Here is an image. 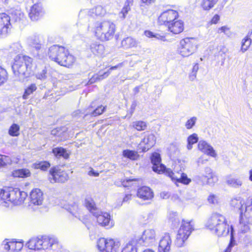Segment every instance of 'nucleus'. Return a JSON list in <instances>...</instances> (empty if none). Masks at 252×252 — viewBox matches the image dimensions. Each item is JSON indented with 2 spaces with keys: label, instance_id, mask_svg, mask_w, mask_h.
I'll return each mask as SVG.
<instances>
[{
  "label": "nucleus",
  "instance_id": "1",
  "mask_svg": "<svg viewBox=\"0 0 252 252\" xmlns=\"http://www.w3.org/2000/svg\"><path fill=\"white\" fill-rule=\"evenodd\" d=\"M205 225L206 228L218 237L226 236L229 233L230 229V235L231 232L233 235L232 226H229L225 217L220 213L212 214L206 222Z\"/></svg>",
  "mask_w": 252,
  "mask_h": 252
},
{
  "label": "nucleus",
  "instance_id": "2",
  "mask_svg": "<svg viewBox=\"0 0 252 252\" xmlns=\"http://www.w3.org/2000/svg\"><path fill=\"white\" fill-rule=\"evenodd\" d=\"M96 37L101 41H107L113 38L116 31V26L108 20L97 21L89 26Z\"/></svg>",
  "mask_w": 252,
  "mask_h": 252
},
{
  "label": "nucleus",
  "instance_id": "3",
  "mask_svg": "<svg viewBox=\"0 0 252 252\" xmlns=\"http://www.w3.org/2000/svg\"><path fill=\"white\" fill-rule=\"evenodd\" d=\"M26 246L30 250H41L59 249L60 245L56 237L53 236H43L32 238L26 243Z\"/></svg>",
  "mask_w": 252,
  "mask_h": 252
},
{
  "label": "nucleus",
  "instance_id": "4",
  "mask_svg": "<svg viewBox=\"0 0 252 252\" xmlns=\"http://www.w3.org/2000/svg\"><path fill=\"white\" fill-rule=\"evenodd\" d=\"M48 55L52 61L66 67L73 65L75 61L74 57L70 54L64 47L54 45L49 49Z\"/></svg>",
  "mask_w": 252,
  "mask_h": 252
},
{
  "label": "nucleus",
  "instance_id": "5",
  "mask_svg": "<svg viewBox=\"0 0 252 252\" xmlns=\"http://www.w3.org/2000/svg\"><path fill=\"white\" fill-rule=\"evenodd\" d=\"M198 46V41L196 39L186 37L180 41L178 52L182 57H188L197 51Z\"/></svg>",
  "mask_w": 252,
  "mask_h": 252
},
{
  "label": "nucleus",
  "instance_id": "6",
  "mask_svg": "<svg viewBox=\"0 0 252 252\" xmlns=\"http://www.w3.org/2000/svg\"><path fill=\"white\" fill-rule=\"evenodd\" d=\"M194 230V223L192 220H183L178 230L175 244L178 247L184 246L192 231Z\"/></svg>",
  "mask_w": 252,
  "mask_h": 252
},
{
  "label": "nucleus",
  "instance_id": "7",
  "mask_svg": "<svg viewBox=\"0 0 252 252\" xmlns=\"http://www.w3.org/2000/svg\"><path fill=\"white\" fill-rule=\"evenodd\" d=\"M121 246L118 240L101 238L97 241V247L101 252H117Z\"/></svg>",
  "mask_w": 252,
  "mask_h": 252
},
{
  "label": "nucleus",
  "instance_id": "8",
  "mask_svg": "<svg viewBox=\"0 0 252 252\" xmlns=\"http://www.w3.org/2000/svg\"><path fill=\"white\" fill-rule=\"evenodd\" d=\"M0 200L3 201V205L12 208L16 205V191L12 187L0 189Z\"/></svg>",
  "mask_w": 252,
  "mask_h": 252
},
{
  "label": "nucleus",
  "instance_id": "9",
  "mask_svg": "<svg viewBox=\"0 0 252 252\" xmlns=\"http://www.w3.org/2000/svg\"><path fill=\"white\" fill-rule=\"evenodd\" d=\"M32 59L27 56L19 55L17 58V66L18 65L19 74L28 77L32 72Z\"/></svg>",
  "mask_w": 252,
  "mask_h": 252
},
{
  "label": "nucleus",
  "instance_id": "10",
  "mask_svg": "<svg viewBox=\"0 0 252 252\" xmlns=\"http://www.w3.org/2000/svg\"><path fill=\"white\" fill-rule=\"evenodd\" d=\"M93 215L96 218L99 225L106 228H111L114 225V222L111 219L110 214L100 211L93 212Z\"/></svg>",
  "mask_w": 252,
  "mask_h": 252
},
{
  "label": "nucleus",
  "instance_id": "11",
  "mask_svg": "<svg viewBox=\"0 0 252 252\" xmlns=\"http://www.w3.org/2000/svg\"><path fill=\"white\" fill-rule=\"evenodd\" d=\"M195 179L199 183L211 186L214 185L218 180V177L213 173L212 169L209 167H205L204 173L196 176Z\"/></svg>",
  "mask_w": 252,
  "mask_h": 252
},
{
  "label": "nucleus",
  "instance_id": "12",
  "mask_svg": "<svg viewBox=\"0 0 252 252\" xmlns=\"http://www.w3.org/2000/svg\"><path fill=\"white\" fill-rule=\"evenodd\" d=\"M68 174L64 171L58 168H53L50 170L49 180L52 183L55 182L63 183L67 180Z\"/></svg>",
  "mask_w": 252,
  "mask_h": 252
},
{
  "label": "nucleus",
  "instance_id": "13",
  "mask_svg": "<svg viewBox=\"0 0 252 252\" xmlns=\"http://www.w3.org/2000/svg\"><path fill=\"white\" fill-rule=\"evenodd\" d=\"M137 243L145 245H150L154 243L156 240V233L154 229H146L142 233L140 238H137Z\"/></svg>",
  "mask_w": 252,
  "mask_h": 252
},
{
  "label": "nucleus",
  "instance_id": "14",
  "mask_svg": "<svg viewBox=\"0 0 252 252\" xmlns=\"http://www.w3.org/2000/svg\"><path fill=\"white\" fill-rule=\"evenodd\" d=\"M241 223L243 221L252 224V196L249 197L245 203V209L241 212Z\"/></svg>",
  "mask_w": 252,
  "mask_h": 252
},
{
  "label": "nucleus",
  "instance_id": "15",
  "mask_svg": "<svg viewBox=\"0 0 252 252\" xmlns=\"http://www.w3.org/2000/svg\"><path fill=\"white\" fill-rule=\"evenodd\" d=\"M178 17V13L177 11L169 9L163 12L158 17V21L161 24H165L166 26L176 20Z\"/></svg>",
  "mask_w": 252,
  "mask_h": 252
},
{
  "label": "nucleus",
  "instance_id": "16",
  "mask_svg": "<svg viewBox=\"0 0 252 252\" xmlns=\"http://www.w3.org/2000/svg\"><path fill=\"white\" fill-rule=\"evenodd\" d=\"M165 175L170 177L171 180L177 184V183H182L184 185H189L191 182L190 179L189 178L186 174L179 173L175 174L171 169H168L165 171Z\"/></svg>",
  "mask_w": 252,
  "mask_h": 252
},
{
  "label": "nucleus",
  "instance_id": "17",
  "mask_svg": "<svg viewBox=\"0 0 252 252\" xmlns=\"http://www.w3.org/2000/svg\"><path fill=\"white\" fill-rule=\"evenodd\" d=\"M10 17L5 13L0 14V37L5 36L10 30Z\"/></svg>",
  "mask_w": 252,
  "mask_h": 252
},
{
  "label": "nucleus",
  "instance_id": "18",
  "mask_svg": "<svg viewBox=\"0 0 252 252\" xmlns=\"http://www.w3.org/2000/svg\"><path fill=\"white\" fill-rule=\"evenodd\" d=\"M151 162L153 164V170L158 173H164L168 169L161 163V158L159 154L158 153H153L151 157Z\"/></svg>",
  "mask_w": 252,
  "mask_h": 252
},
{
  "label": "nucleus",
  "instance_id": "19",
  "mask_svg": "<svg viewBox=\"0 0 252 252\" xmlns=\"http://www.w3.org/2000/svg\"><path fill=\"white\" fill-rule=\"evenodd\" d=\"M156 143V137L152 133L146 134L138 145L139 149L146 152L152 147Z\"/></svg>",
  "mask_w": 252,
  "mask_h": 252
},
{
  "label": "nucleus",
  "instance_id": "20",
  "mask_svg": "<svg viewBox=\"0 0 252 252\" xmlns=\"http://www.w3.org/2000/svg\"><path fill=\"white\" fill-rule=\"evenodd\" d=\"M30 204L34 206L41 205L44 200L43 193L39 189H33L30 195Z\"/></svg>",
  "mask_w": 252,
  "mask_h": 252
},
{
  "label": "nucleus",
  "instance_id": "21",
  "mask_svg": "<svg viewBox=\"0 0 252 252\" xmlns=\"http://www.w3.org/2000/svg\"><path fill=\"white\" fill-rule=\"evenodd\" d=\"M198 149L202 153L213 158H216L217 154L213 147L206 141L200 140L198 143Z\"/></svg>",
  "mask_w": 252,
  "mask_h": 252
},
{
  "label": "nucleus",
  "instance_id": "22",
  "mask_svg": "<svg viewBox=\"0 0 252 252\" xmlns=\"http://www.w3.org/2000/svg\"><path fill=\"white\" fill-rule=\"evenodd\" d=\"M172 241L168 233H165L159 242L158 252H169L170 250Z\"/></svg>",
  "mask_w": 252,
  "mask_h": 252
},
{
  "label": "nucleus",
  "instance_id": "23",
  "mask_svg": "<svg viewBox=\"0 0 252 252\" xmlns=\"http://www.w3.org/2000/svg\"><path fill=\"white\" fill-rule=\"evenodd\" d=\"M43 14L42 5L40 3H36L31 8L29 17L32 21L38 20Z\"/></svg>",
  "mask_w": 252,
  "mask_h": 252
},
{
  "label": "nucleus",
  "instance_id": "24",
  "mask_svg": "<svg viewBox=\"0 0 252 252\" xmlns=\"http://www.w3.org/2000/svg\"><path fill=\"white\" fill-rule=\"evenodd\" d=\"M44 42L43 36L41 35H33L28 38L29 45L35 48L37 51L41 49Z\"/></svg>",
  "mask_w": 252,
  "mask_h": 252
},
{
  "label": "nucleus",
  "instance_id": "25",
  "mask_svg": "<svg viewBox=\"0 0 252 252\" xmlns=\"http://www.w3.org/2000/svg\"><path fill=\"white\" fill-rule=\"evenodd\" d=\"M137 196L143 200H150L153 198L154 193L150 188L144 186L138 189Z\"/></svg>",
  "mask_w": 252,
  "mask_h": 252
},
{
  "label": "nucleus",
  "instance_id": "26",
  "mask_svg": "<svg viewBox=\"0 0 252 252\" xmlns=\"http://www.w3.org/2000/svg\"><path fill=\"white\" fill-rule=\"evenodd\" d=\"M225 183L230 187L238 189L242 186L243 180L236 175H228L225 177Z\"/></svg>",
  "mask_w": 252,
  "mask_h": 252
},
{
  "label": "nucleus",
  "instance_id": "27",
  "mask_svg": "<svg viewBox=\"0 0 252 252\" xmlns=\"http://www.w3.org/2000/svg\"><path fill=\"white\" fill-rule=\"evenodd\" d=\"M15 49L16 45L15 43H13L5 49V53L7 54V59L9 60V62H10L11 67L14 72H15L14 64L15 62H16Z\"/></svg>",
  "mask_w": 252,
  "mask_h": 252
},
{
  "label": "nucleus",
  "instance_id": "28",
  "mask_svg": "<svg viewBox=\"0 0 252 252\" xmlns=\"http://www.w3.org/2000/svg\"><path fill=\"white\" fill-rule=\"evenodd\" d=\"M166 26L168 30L174 34H179L184 30L183 22L177 19L170 23H169Z\"/></svg>",
  "mask_w": 252,
  "mask_h": 252
},
{
  "label": "nucleus",
  "instance_id": "29",
  "mask_svg": "<svg viewBox=\"0 0 252 252\" xmlns=\"http://www.w3.org/2000/svg\"><path fill=\"white\" fill-rule=\"evenodd\" d=\"M88 12L91 13L90 15L91 16H93V14H94L96 16H103L105 14L106 10L102 6L97 5L94 8H92L90 11L87 10H81L79 14V17L80 18L83 17L84 15Z\"/></svg>",
  "mask_w": 252,
  "mask_h": 252
},
{
  "label": "nucleus",
  "instance_id": "30",
  "mask_svg": "<svg viewBox=\"0 0 252 252\" xmlns=\"http://www.w3.org/2000/svg\"><path fill=\"white\" fill-rule=\"evenodd\" d=\"M138 44V41L132 37H127L121 41V45L125 49L135 48Z\"/></svg>",
  "mask_w": 252,
  "mask_h": 252
},
{
  "label": "nucleus",
  "instance_id": "31",
  "mask_svg": "<svg viewBox=\"0 0 252 252\" xmlns=\"http://www.w3.org/2000/svg\"><path fill=\"white\" fill-rule=\"evenodd\" d=\"M63 207L76 218L80 219L81 217L82 211L77 204L73 203L72 204L65 205Z\"/></svg>",
  "mask_w": 252,
  "mask_h": 252
},
{
  "label": "nucleus",
  "instance_id": "32",
  "mask_svg": "<svg viewBox=\"0 0 252 252\" xmlns=\"http://www.w3.org/2000/svg\"><path fill=\"white\" fill-rule=\"evenodd\" d=\"M105 109V107L103 106L102 105L98 106L95 109H94L93 106H91L83 113L84 114L85 116L90 115L92 116L95 117L102 114Z\"/></svg>",
  "mask_w": 252,
  "mask_h": 252
},
{
  "label": "nucleus",
  "instance_id": "33",
  "mask_svg": "<svg viewBox=\"0 0 252 252\" xmlns=\"http://www.w3.org/2000/svg\"><path fill=\"white\" fill-rule=\"evenodd\" d=\"M91 52L96 56H101L104 52V47L102 44L98 43L96 42L91 43L90 46Z\"/></svg>",
  "mask_w": 252,
  "mask_h": 252
},
{
  "label": "nucleus",
  "instance_id": "34",
  "mask_svg": "<svg viewBox=\"0 0 252 252\" xmlns=\"http://www.w3.org/2000/svg\"><path fill=\"white\" fill-rule=\"evenodd\" d=\"M137 241L138 239L136 238L131 239L124 246L121 252H137Z\"/></svg>",
  "mask_w": 252,
  "mask_h": 252
},
{
  "label": "nucleus",
  "instance_id": "35",
  "mask_svg": "<svg viewBox=\"0 0 252 252\" xmlns=\"http://www.w3.org/2000/svg\"><path fill=\"white\" fill-rule=\"evenodd\" d=\"M230 206L232 207H233L235 209L239 210L240 211V215H241L242 211L244 210V201L242 198L238 197L232 199L230 201Z\"/></svg>",
  "mask_w": 252,
  "mask_h": 252
},
{
  "label": "nucleus",
  "instance_id": "36",
  "mask_svg": "<svg viewBox=\"0 0 252 252\" xmlns=\"http://www.w3.org/2000/svg\"><path fill=\"white\" fill-rule=\"evenodd\" d=\"M4 249L9 252H15L16 250V239H5L2 242Z\"/></svg>",
  "mask_w": 252,
  "mask_h": 252
},
{
  "label": "nucleus",
  "instance_id": "37",
  "mask_svg": "<svg viewBox=\"0 0 252 252\" xmlns=\"http://www.w3.org/2000/svg\"><path fill=\"white\" fill-rule=\"evenodd\" d=\"M52 153L54 156L59 158L60 157H63L65 159H67L69 158V155L67 153L66 150L62 147H56L54 148L52 150Z\"/></svg>",
  "mask_w": 252,
  "mask_h": 252
},
{
  "label": "nucleus",
  "instance_id": "38",
  "mask_svg": "<svg viewBox=\"0 0 252 252\" xmlns=\"http://www.w3.org/2000/svg\"><path fill=\"white\" fill-rule=\"evenodd\" d=\"M219 0H202L201 5L205 10H208L213 8Z\"/></svg>",
  "mask_w": 252,
  "mask_h": 252
},
{
  "label": "nucleus",
  "instance_id": "39",
  "mask_svg": "<svg viewBox=\"0 0 252 252\" xmlns=\"http://www.w3.org/2000/svg\"><path fill=\"white\" fill-rule=\"evenodd\" d=\"M198 140L197 134L193 133L190 135L187 138V148L189 150H190L192 148V145L197 143Z\"/></svg>",
  "mask_w": 252,
  "mask_h": 252
},
{
  "label": "nucleus",
  "instance_id": "40",
  "mask_svg": "<svg viewBox=\"0 0 252 252\" xmlns=\"http://www.w3.org/2000/svg\"><path fill=\"white\" fill-rule=\"evenodd\" d=\"M110 73L109 71L104 72L102 74H95L93 75L90 79L89 80L88 83V84H92L97 81H100L103 78L107 77Z\"/></svg>",
  "mask_w": 252,
  "mask_h": 252
},
{
  "label": "nucleus",
  "instance_id": "41",
  "mask_svg": "<svg viewBox=\"0 0 252 252\" xmlns=\"http://www.w3.org/2000/svg\"><path fill=\"white\" fill-rule=\"evenodd\" d=\"M252 44V39L248 37H244L241 41L240 51L244 53L247 51Z\"/></svg>",
  "mask_w": 252,
  "mask_h": 252
},
{
  "label": "nucleus",
  "instance_id": "42",
  "mask_svg": "<svg viewBox=\"0 0 252 252\" xmlns=\"http://www.w3.org/2000/svg\"><path fill=\"white\" fill-rule=\"evenodd\" d=\"M50 166V164L46 161H38L33 164V167L35 169H40L43 171L46 170Z\"/></svg>",
  "mask_w": 252,
  "mask_h": 252
},
{
  "label": "nucleus",
  "instance_id": "43",
  "mask_svg": "<svg viewBox=\"0 0 252 252\" xmlns=\"http://www.w3.org/2000/svg\"><path fill=\"white\" fill-rule=\"evenodd\" d=\"M123 155L125 158L131 160H135L137 157V153L130 150H125L123 152Z\"/></svg>",
  "mask_w": 252,
  "mask_h": 252
},
{
  "label": "nucleus",
  "instance_id": "44",
  "mask_svg": "<svg viewBox=\"0 0 252 252\" xmlns=\"http://www.w3.org/2000/svg\"><path fill=\"white\" fill-rule=\"evenodd\" d=\"M37 89L35 84H32L29 86L25 91V93L23 95L24 99H27L28 96L32 94Z\"/></svg>",
  "mask_w": 252,
  "mask_h": 252
},
{
  "label": "nucleus",
  "instance_id": "45",
  "mask_svg": "<svg viewBox=\"0 0 252 252\" xmlns=\"http://www.w3.org/2000/svg\"><path fill=\"white\" fill-rule=\"evenodd\" d=\"M133 127L138 131L144 130L147 127L146 123L143 121H137L133 123Z\"/></svg>",
  "mask_w": 252,
  "mask_h": 252
},
{
  "label": "nucleus",
  "instance_id": "46",
  "mask_svg": "<svg viewBox=\"0 0 252 252\" xmlns=\"http://www.w3.org/2000/svg\"><path fill=\"white\" fill-rule=\"evenodd\" d=\"M197 120V118L195 117H192L189 119L186 122L185 126L188 129L192 128L195 125Z\"/></svg>",
  "mask_w": 252,
  "mask_h": 252
},
{
  "label": "nucleus",
  "instance_id": "47",
  "mask_svg": "<svg viewBox=\"0 0 252 252\" xmlns=\"http://www.w3.org/2000/svg\"><path fill=\"white\" fill-rule=\"evenodd\" d=\"M31 172L28 169L17 170V177L26 178L30 176Z\"/></svg>",
  "mask_w": 252,
  "mask_h": 252
},
{
  "label": "nucleus",
  "instance_id": "48",
  "mask_svg": "<svg viewBox=\"0 0 252 252\" xmlns=\"http://www.w3.org/2000/svg\"><path fill=\"white\" fill-rule=\"evenodd\" d=\"M7 79L6 70L0 66V86L3 84Z\"/></svg>",
  "mask_w": 252,
  "mask_h": 252
},
{
  "label": "nucleus",
  "instance_id": "49",
  "mask_svg": "<svg viewBox=\"0 0 252 252\" xmlns=\"http://www.w3.org/2000/svg\"><path fill=\"white\" fill-rule=\"evenodd\" d=\"M11 162V158L9 157L0 155V166H4Z\"/></svg>",
  "mask_w": 252,
  "mask_h": 252
},
{
  "label": "nucleus",
  "instance_id": "50",
  "mask_svg": "<svg viewBox=\"0 0 252 252\" xmlns=\"http://www.w3.org/2000/svg\"><path fill=\"white\" fill-rule=\"evenodd\" d=\"M27 196V193L26 192L19 190V197L17 200V205L22 204L26 199Z\"/></svg>",
  "mask_w": 252,
  "mask_h": 252
},
{
  "label": "nucleus",
  "instance_id": "51",
  "mask_svg": "<svg viewBox=\"0 0 252 252\" xmlns=\"http://www.w3.org/2000/svg\"><path fill=\"white\" fill-rule=\"evenodd\" d=\"M18 22L19 24L21 23L23 24L26 23V19L24 14L20 11H18V13L17 12V23Z\"/></svg>",
  "mask_w": 252,
  "mask_h": 252
},
{
  "label": "nucleus",
  "instance_id": "52",
  "mask_svg": "<svg viewBox=\"0 0 252 252\" xmlns=\"http://www.w3.org/2000/svg\"><path fill=\"white\" fill-rule=\"evenodd\" d=\"M130 10V7L128 2L125 3V6L122 9L120 15V17L123 19L125 18L126 14Z\"/></svg>",
  "mask_w": 252,
  "mask_h": 252
},
{
  "label": "nucleus",
  "instance_id": "53",
  "mask_svg": "<svg viewBox=\"0 0 252 252\" xmlns=\"http://www.w3.org/2000/svg\"><path fill=\"white\" fill-rule=\"evenodd\" d=\"M208 202L213 204H217L219 202L218 196L214 194H211L208 198Z\"/></svg>",
  "mask_w": 252,
  "mask_h": 252
},
{
  "label": "nucleus",
  "instance_id": "54",
  "mask_svg": "<svg viewBox=\"0 0 252 252\" xmlns=\"http://www.w3.org/2000/svg\"><path fill=\"white\" fill-rule=\"evenodd\" d=\"M248 224L249 223H247V222L246 221H243V223L241 224V219L240 220L239 228H240V231L242 233H246L249 230L250 228L248 225Z\"/></svg>",
  "mask_w": 252,
  "mask_h": 252
},
{
  "label": "nucleus",
  "instance_id": "55",
  "mask_svg": "<svg viewBox=\"0 0 252 252\" xmlns=\"http://www.w3.org/2000/svg\"><path fill=\"white\" fill-rule=\"evenodd\" d=\"M85 204L86 207L88 208V209L92 214L93 212H94V211H99L94 207V203L93 201L86 200L85 202Z\"/></svg>",
  "mask_w": 252,
  "mask_h": 252
},
{
  "label": "nucleus",
  "instance_id": "56",
  "mask_svg": "<svg viewBox=\"0 0 252 252\" xmlns=\"http://www.w3.org/2000/svg\"><path fill=\"white\" fill-rule=\"evenodd\" d=\"M235 244V241L234 240V236L232 235V232H231V239L230 240V242L228 246L225 250V252H230L231 250V248L233 247Z\"/></svg>",
  "mask_w": 252,
  "mask_h": 252
},
{
  "label": "nucleus",
  "instance_id": "57",
  "mask_svg": "<svg viewBox=\"0 0 252 252\" xmlns=\"http://www.w3.org/2000/svg\"><path fill=\"white\" fill-rule=\"evenodd\" d=\"M135 181V179H126L122 181V184L124 187H126L131 186L132 185V183Z\"/></svg>",
  "mask_w": 252,
  "mask_h": 252
},
{
  "label": "nucleus",
  "instance_id": "58",
  "mask_svg": "<svg viewBox=\"0 0 252 252\" xmlns=\"http://www.w3.org/2000/svg\"><path fill=\"white\" fill-rule=\"evenodd\" d=\"M173 215L174 216V218H171V217H170V220L172 222L173 225L174 226H176L178 224L179 222V220L177 217V214L176 213L173 214Z\"/></svg>",
  "mask_w": 252,
  "mask_h": 252
},
{
  "label": "nucleus",
  "instance_id": "59",
  "mask_svg": "<svg viewBox=\"0 0 252 252\" xmlns=\"http://www.w3.org/2000/svg\"><path fill=\"white\" fill-rule=\"evenodd\" d=\"M46 77V71L43 69L41 72L36 74V78L40 80H43Z\"/></svg>",
  "mask_w": 252,
  "mask_h": 252
},
{
  "label": "nucleus",
  "instance_id": "60",
  "mask_svg": "<svg viewBox=\"0 0 252 252\" xmlns=\"http://www.w3.org/2000/svg\"><path fill=\"white\" fill-rule=\"evenodd\" d=\"M8 133L11 136H16V124L14 123L12 125L9 129Z\"/></svg>",
  "mask_w": 252,
  "mask_h": 252
},
{
  "label": "nucleus",
  "instance_id": "61",
  "mask_svg": "<svg viewBox=\"0 0 252 252\" xmlns=\"http://www.w3.org/2000/svg\"><path fill=\"white\" fill-rule=\"evenodd\" d=\"M219 32H223L226 34H228L229 33V28L227 26H222L219 29Z\"/></svg>",
  "mask_w": 252,
  "mask_h": 252
},
{
  "label": "nucleus",
  "instance_id": "62",
  "mask_svg": "<svg viewBox=\"0 0 252 252\" xmlns=\"http://www.w3.org/2000/svg\"><path fill=\"white\" fill-rule=\"evenodd\" d=\"M62 132L60 128H57L52 130L51 134L56 136H61Z\"/></svg>",
  "mask_w": 252,
  "mask_h": 252
},
{
  "label": "nucleus",
  "instance_id": "63",
  "mask_svg": "<svg viewBox=\"0 0 252 252\" xmlns=\"http://www.w3.org/2000/svg\"><path fill=\"white\" fill-rule=\"evenodd\" d=\"M88 174L90 176L97 177L99 176V173L95 172L92 168H90Z\"/></svg>",
  "mask_w": 252,
  "mask_h": 252
},
{
  "label": "nucleus",
  "instance_id": "64",
  "mask_svg": "<svg viewBox=\"0 0 252 252\" xmlns=\"http://www.w3.org/2000/svg\"><path fill=\"white\" fill-rule=\"evenodd\" d=\"M219 20H220V16L216 14L212 18V20L211 21V23L212 24H217Z\"/></svg>",
  "mask_w": 252,
  "mask_h": 252
}]
</instances>
